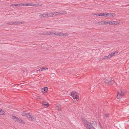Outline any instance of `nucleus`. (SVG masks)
<instances>
[{
    "instance_id": "obj_1",
    "label": "nucleus",
    "mask_w": 129,
    "mask_h": 129,
    "mask_svg": "<svg viewBox=\"0 0 129 129\" xmlns=\"http://www.w3.org/2000/svg\"><path fill=\"white\" fill-rule=\"evenodd\" d=\"M83 120L84 122V126L87 129H91L92 127H93L92 125L93 123H95L96 124L95 122L92 121L89 122L87 121L86 120L84 119Z\"/></svg>"
},
{
    "instance_id": "obj_2",
    "label": "nucleus",
    "mask_w": 129,
    "mask_h": 129,
    "mask_svg": "<svg viewBox=\"0 0 129 129\" xmlns=\"http://www.w3.org/2000/svg\"><path fill=\"white\" fill-rule=\"evenodd\" d=\"M104 82L106 84L108 85H112L115 82L113 78L110 77L104 79Z\"/></svg>"
},
{
    "instance_id": "obj_3",
    "label": "nucleus",
    "mask_w": 129,
    "mask_h": 129,
    "mask_svg": "<svg viewBox=\"0 0 129 129\" xmlns=\"http://www.w3.org/2000/svg\"><path fill=\"white\" fill-rule=\"evenodd\" d=\"M24 23V21L22 22L21 21H10V22L7 21L6 23L8 25H18L23 23Z\"/></svg>"
},
{
    "instance_id": "obj_4",
    "label": "nucleus",
    "mask_w": 129,
    "mask_h": 129,
    "mask_svg": "<svg viewBox=\"0 0 129 129\" xmlns=\"http://www.w3.org/2000/svg\"><path fill=\"white\" fill-rule=\"evenodd\" d=\"M126 93V91L124 90H120L118 92V95L117 96V99H120L121 98L122 96L125 95Z\"/></svg>"
},
{
    "instance_id": "obj_5",
    "label": "nucleus",
    "mask_w": 129,
    "mask_h": 129,
    "mask_svg": "<svg viewBox=\"0 0 129 129\" xmlns=\"http://www.w3.org/2000/svg\"><path fill=\"white\" fill-rule=\"evenodd\" d=\"M71 96H73L74 99H76L77 101H78L79 99V96L78 93L75 91H73L71 93Z\"/></svg>"
},
{
    "instance_id": "obj_6",
    "label": "nucleus",
    "mask_w": 129,
    "mask_h": 129,
    "mask_svg": "<svg viewBox=\"0 0 129 129\" xmlns=\"http://www.w3.org/2000/svg\"><path fill=\"white\" fill-rule=\"evenodd\" d=\"M57 32H56L54 33V32H48L47 33H44L43 34H42V35H51L53 36H57Z\"/></svg>"
},
{
    "instance_id": "obj_7",
    "label": "nucleus",
    "mask_w": 129,
    "mask_h": 129,
    "mask_svg": "<svg viewBox=\"0 0 129 129\" xmlns=\"http://www.w3.org/2000/svg\"><path fill=\"white\" fill-rule=\"evenodd\" d=\"M40 17L41 18L50 17V13L47 14H44L40 15Z\"/></svg>"
},
{
    "instance_id": "obj_8",
    "label": "nucleus",
    "mask_w": 129,
    "mask_h": 129,
    "mask_svg": "<svg viewBox=\"0 0 129 129\" xmlns=\"http://www.w3.org/2000/svg\"><path fill=\"white\" fill-rule=\"evenodd\" d=\"M50 17L55 16L57 15H59V12L50 13Z\"/></svg>"
},
{
    "instance_id": "obj_9",
    "label": "nucleus",
    "mask_w": 129,
    "mask_h": 129,
    "mask_svg": "<svg viewBox=\"0 0 129 129\" xmlns=\"http://www.w3.org/2000/svg\"><path fill=\"white\" fill-rule=\"evenodd\" d=\"M56 109L59 111H61V106L59 104H56L55 106Z\"/></svg>"
},
{
    "instance_id": "obj_10",
    "label": "nucleus",
    "mask_w": 129,
    "mask_h": 129,
    "mask_svg": "<svg viewBox=\"0 0 129 129\" xmlns=\"http://www.w3.org/2000/svg\"><path fill=\"white\" fill-rule=\"evenodd\" d=\"M48 88L47 87L43 88L41 89L42 93H44L45 92H47L48 91Z\"/></svg>"
},
{
    "instance_id": "obj_11",
    "label": "nucleus",
    "mask_w": 129,
    "mask_h": 129,
    "mask_svg": "<svg viewBox=\"0 0 129 129\" xmlns=\"http://www.w3.org/2000/svg\"><path fill=\"white\" fill-rule=\"evenodd\" d=\"M22 116H26L28 118H29V117L30 116V115L28 113L23 112L22 113Z\"/></svg>"
},
{
    "instance_id": "obj_12",
    "label": "nucleus",
    "mask_w": 129,
    "mask_h": 129,
    "mask_svg": "<svg viewBox=\"0 0 129 129\" xmlns=\"http://www.w3.org/2000/svg\"><path fill=\"white\" fill-rule=\"evenodd\" d=\"M22 116H26L28 118H29V117L30 116V115L28 113L23 112L22 113Z\"/></svg>"
},
{
    "instance_id": "obj_13",
    "label": "nucleus",
    "mask_w": 129,
    "mask_h": 129,
    "mask_svg": "<svg viewBox=\"0 0 129 129\" xmlns=\"http://www.w3.org/2000/svg\"><path fill=\"white\" fill-rule=\"evenodd\" d=\"M96 15L97 16H104L105 17H106L107 16V14L106 13H101L99 14H96Z\"/></svg>"
},
{
    "instance_id": "obj_14",
    "label": "nucleus",
    "mask_w": 129,
    "mask_h": 129,
    "mask_svg": "<svg viewBox=\"0 0 129 129\" xmlns=\"http://www.w3.org/2000/svg\"><path fill=\"white\" fill-rule=\"evenodd\" d=\"M107 16H109V17H114L115 16V14L113 13H106Z\"/></svg>"
},
{
    "instance_id": "obj_15",
    "label": "nucleus",
    "mask_w": 129,
    "mask_h": 129,
    "mask_svg": "<svg viewBox=\"0 0 129 129\" xmlns=\"http://www.w3.org/2000/svg\"><path fill=\"white\" fill-rule=\"evenodd\" d=\"M59 15H63L66 14L67 13V12L66 11H61L59 12Z\"/></svg>"
},
{
    "instance_id": "obj_16",
    "label": "nucleus",
    "mask_w": 129,
    "mask_h": 129,
    "mask_svg": "<svg viewBox=\"0 0 129 129\" xmlns=\"http://www.w3.org/2000/svg\"><path fill=\"white\" fill-rule=\"evenodd\" d=\"M18 118L15 116H13L12 117V118L15 121H17L18 119Z\"/></svg>"
},
{
    "instance_id": "obj_17",
    "label": "nucleus",
    "mask_w": 129,
    "mask_h": 129,
    "mask_svg": "<svg viewBox=\"0 0 129 129\" xmlns=\"http://www.w3.org/2000/svg\"><path fill=\"white\" fill-rule=\"evenodd\" d=\"M28 118L29 120H31L33 121H34L36 120L35 118L33 117H32V116L31 115H30V116Z\"/></svg>"
},
{
    "instance_id": "obj_18",
    "label": "nucleus",
    "mask_w": 129,
    "mask_h": 129,
    "mask_svg": "<svg viewBox=\"0 0 129 129\" xmlns=\"http://www.w3.org/2000/svg\"><path fill=\"white\" fill-rule=\"evenodd\" d=\"M1 112H0V115H5L6 114V113H5V111L4 110H3L2 109L1 110Z\"/></svg>"
},
{
    "instance_id": "obj_19",
    "label": "nucleus",
    "mask_w": 129,
    "mask_h": 129,
    "mask_svg": "<svg viewBox=\"0 0 129 129\" xmlns=\"http://www.w3.org/2000/svg\"><path fill=\"white\" fill-rule=\"evenodd\" d=\"M62 34H63V33L62 32H57V36H62Z\"/></svg>"
},
{
    "instance_id": "obj_20",
    "label": "nucleus",
    "mask_w": 129,
    "mask_h": 129,
    "mask_svg": "<svg viewBox=\"0 0 129 129\" xmlns=\"http://www.w3.org/2000/svg\"><path fill=\"white\" fill-rule=\"evenodd\" d=\"M108 57V58H110L112 56H113L112 53L110 54L108 56H107Z\"/></svg>"
},
{
    "instance_id": "obj_21",
    "label": "nucleus",
    "mask_w": 129,
    "mask_h": 129,
    "mask_svg": "<svg viewBox=\"0 0 129 129\" xmlns=\"http://www.w3.org/2000/svg\"><path fill=\"white\" fill-rule=\"evenodd\" d=\"M112 25H114V24L116 25L117 24H118V22H117L116 21H112Z\"/></svg>"
},
{
    "instance_id": "obj_22",
    "label": "nucleus",
    "mask_w": 129,
    "mask_h": 129,
    "mask_svg": "<svg viewBox=\"0 0 129 129\" xmlns=\"http://www.w3.org/2000/svg\"><path fill=\"white\" fill-rule=\"evenodd\" d=\"M41 5H40V4H34L33 6L36 7H38L39 6H41Z\"/></svg>"
},
{
    "instance_id": "obj_23",
    "label": "nucleus",
    "mask_w": 129,
    "mask_h": 129,
    "mask_svg": "<svg viewBox=\"0 0 129 129\" xmlns=\"http://www.w3.org/2000/svg\"><path fill=\"white\" fill-rule=\"evenodd\" d=\"M11 6H12L17 7L18 6H20V5L19 4H12Z\"/></svg>"
},
{
    "instance_id": "obj_24",
    "label": "nucleus",
    "mask_w": 129,
    "mask_h": 129,
    "mask_svg": "<svg viewBox=\"0 0 129 129\" xmlns=\"http://www.w3.org/2000/svg\"><path fill=\"white\" fill-rule=\"evenodd\" d=\"M106 22H103L102 21L101 22H98V24H101L102 25H103Z\"/></svg>"
},
{
    "instance_id": "obj_25",
    "label": "nucleus",
    "mask_w": 129,
    "mask_h": 129,
    "mask_svg": "<svg viewBox=\"0 0 129 129\" xmlns=\"http://www.w3.org/2000/svg\"><path fill=\"white\" fill-rule=\"evenodd\" d=\"M22 5L23 6H29V3H27V4H23Z\"/></svg>"
},
{
    "instance_id": "obj_26",
    "label": "nucleus",
    "mask_w": 129,
    "mask_h": 129,
    "mask_svg": "<svg viewBox=\"0 0 129 129\" xmlns=\"http://www.w3.org/2000/svg\"><path fill=\"white\" fill-rule=\"evenodd\" d=\"M63 34H62V36H67L68 35V34L66 33H63Z\"/></svg>"
},
{
    "instance_id": "obj_27",
    "label": "nucleus",
    "mask_w": 129,
    "mask_h": 129,
    "mask_svg": "<svg viewBox=\"0 0 129 129\" xmlns=\"http://www.w3.org/2000/svg\"><path fill=\"white\" fill-rule=\"evenodd\" d=\"M44 105L46 107H48L49 106V103H47L46 104H44Z\"/></svg>"
},
{
    "instance_id": "obj_28",
    "label": "nucleus",
    "mask_w": 129,
    "mask_h": 129,
    "mask_svg": "<svg viewBox=\"0 0 129 129\" xmlns=\"http://www.w3.org/2000/svg\"><path fill=\"white\" fill-rule=\"evenodd\" d=\"M20 123L23 124H25V122L24 121L22 120H21L20 122Z\"/></svg>"
},
{
    "instance_id": "obj_29",
    "label": "nucleus",
    "mask_w": 129,
    "mask_h": 129,
    "mask_svg": "<svg viewBox=\"0 0 129 129\" xmlns=\"http://www.w3.org/2000/svg\"><path fill=\"white\" fill-rule=\"evenodd\" d=\"M102 58L103 60H104L106 59V58L108 59V57L107 56H104V57H102Z\"/></svg>"
},
{
    "instance_id": "obj_30",
    "label": "nucleus",
    "mask_w": 129,
    "mask_h": 129,
    "mask_svg": "<svg viewBox=\"0 0 129 129\" xmlns=\"http://www.w3.org/2000/svg\"><path fill=\"white\" fill-rule=\"evenodd\" d=\"M36 97L37 98V99H41L42 98H40V97L39 96H36Z\"/></svg>"
},
{
    "instance_id": "obj_31",
    "label": "nucleus",
    "mask_w": 129,
    "mask_h": 129,
    "mask_svg": "<svg viewBox=\"0 0 129 129\" xmlns=\"http://www.w3.org/2000/svg\"><path fill=\"white\" fill-rule=\"evenodd\" d=\"M106 23L109 24L110 25H112V21H111L109 22H106Z\"/></svg>"
},
{
    "instance_id": "obj_32",
    "label": "nucleus",
    "mask_w": 129,
    "mask_h": 129,
    "mask_svg": "<svg viewBox=\"0 0 129 129\" xmlns=\"http://www.w3.org/2000/svg\"><path fill=\"white\" fill-rule=\"evenodd\" d=\"M42 69H43V70H48V68H46L45 67H43L42 68Z\"/></svg>"
},
{
    "instance_id": "obj_33",
    "label": "nucleus",
    "mask_w": 129,
    "mask_h": 129,
    "mask_svg": "<svg viewBox=\"0 0 129 129\" xmlns=\"http://www.w3.org/2000/svg\"><path fill=\"white\" fill-rule=\"evenodd\" d=\"M21 120V119H20V118H18V120H17V122H18L20 123Z\"/></svg>"
},
{
    "instance_id": "obj_34",
    "label": "nucleus",
    "mask_w": 129,
    "mask_h": 129,
    "mask_svg": "<svg viewBox=\"0 0 129 129\" xmlns=\"http://www.w3.org/2000/svg\"><path fill=\"white\" fill-rule=\"evenodd\" d=\"M109 114L108 113H106L105 114V116L106 117H107L109 116Z\"/></svg>"
},
{
    "instance_id": "obj_35",
    "label": "nucleus",
    "mask_w": 129,
    "mask_h": 129,
    "mask_svg": "<svg viewBox=\"0 0 129 129\" xmlns=\"http://www.w3.org/2000/svg\"><path fill=\"white\" fill-rule=\"evenodd\" d=\"M34 4L29 3V6H33Z\"/></svg>"
},
{
    "instance_id": "obj_36",
    "label": "nucleus",
    "mask_w": 129,
    "mask_h": 129,
    "mask_svg": "<svg viewBox=\"0 0 129 129\" xmlns=\"http://www.w3.org/2000/svg\"><path fill=\"white\" fill-rule=\"evenodd\" d=\"M119 51H115L114 52L116 54L118 53L119 52Z\"/></svg>"
},
{
    "instance_id": "obj_37",
    "label": "nucleus",
    "mask_w": 129,
    "mask_h": 129,
    "mask_svg": "<svg viewBox=\"0 0 129 129\" xmlns=\"http://www.w3.org/2000/svg\"><path fill=\"white\" fill-rule=\"evenodd\" d=\"M39 71H43V69H42V68H40V70H39Z\"/></svg>"
},
{
    "instance_id": "obj_38",
    "label": "nucleus",
    "mask_w": 129,
    "mask_h": 129,
    "mask_svg": "<svg viewBox=\"0 0 129 129\" xmlns=\"http://www.w3.org/2000/svg\"><path fill=\"white\" fill-rule=\"evenodd\" d=\"M113 55L114 56H115V55L116 54L114 52V53H112Z\"/></svg>"
},
{
    "instance_id": "obj_39",
    "label": "nucleus",
    "mask_w": 129,
    "mask_h": 129,
    "mask_svg": "<svg viewBox=\"0 0 129 129\" xmlns=\"http://www.w3.org/2000/svg\"><path fill=\"white\" fill-rule=\"evenodd\" d=\"M99 60H100V61H101V60H103V59H102V58H100V59H99Z\"/></svg>"
},
{
    "instance_id": "obj_40",
    "label": "nucleus",
    "mask_w": 129,
    "mask_h": 129,
    "mask_svg": "<svg viewBox=\"0 0 129 129\" xmlns=\"http://www.w3.org/2000/svg\"><path fill=\"white\" fill-rule=\"evenodd\" d=\"M100 126L101 127H102V125L101 124V123L100 122Z\"/></svg>"
},
{
    "instance_id": "obj_41",
    "label": "nucleus",
    "mask_w": 129,
    "mask_h": 129,
    "mask_svg": "<svg viewBox=\"0 0 129 129\" xmlns=\"http://www.w3.org/2000/svg\"><path fill=\"white\" fill-rule=\"evenodd\" d=\"M96 129L95 128H94L93 126V127H92V128L91 129Z\"/></svg>"
}]
</instances>
